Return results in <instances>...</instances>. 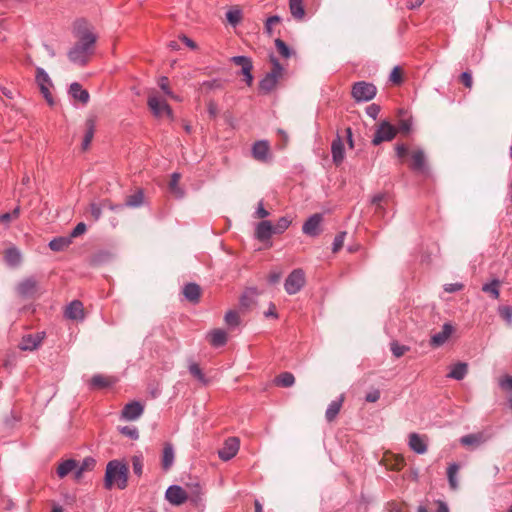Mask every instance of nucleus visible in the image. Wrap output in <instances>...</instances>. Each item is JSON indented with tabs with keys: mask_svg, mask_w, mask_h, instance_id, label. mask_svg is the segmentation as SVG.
<instances>
[{
	"mask_svg": "<svg viewBox=\"0 0 512 512\" xmlns=\"http://www.w3.org/2000/svg\"><path fill=\"white\" fill-rule=\"evenodd\" d=\"M120 432L132 440L139 438V432L135 426H123L120 428Z\"/></svg>",
	"mask_w": 512,
	"mask_h": 512,
	"instance_id": "49",
	"label": "nucleus"
},
{
	"mask_svg": "<svg viewBox=\"0 0 512 512\" xmlns=\"http://www.w3.org/2000/svg\"><path fill=\"white\" fill-rule=\"evenodd\" d=\"M96 123L94 118H88L85 122V134L82 141V149L87 150L95 134Z\"/></svg>",
	"mask_w": 512,
	"mask_h": 512,
	"instance_id": "25",
	"label": "nucleus"
},
{
	"mask_svg": "<svg viewBox=\"0 0 512 512\" xmlns=\"http://www.w3.org/2000/svg\"><path fill=\"white\" fill-rule=\"evenodd\" d=\"M94 54V50H91L80 44H74V46L68 51L69 60L79 66H85L90 57Z\"/></svg>",
	"mask_w": 512,
	"mask_h": 512,
	"instance_id": "5",
	"label": "nucleus"
},
{
	"mask_svg": "<svg viewBox=\"0 0 512 512\" xmlns=\"http://www.w3.org/2000/svg\"><path fill=\"white\" fill-rule=\"evenodd\" d=\"M71 244L70 237H57L49 242V248L53 251H62Z\"/></svg>",
	"mask_w": 512,
	"mask_h": 512,
	"instance_id": "40",
	"label": "nucleus"
},
{
	"mask_svg": "<svg viewBox=\"0 0 512 512\" xmlns=\"http://www.w3.org/2000/svg\"><path fill=\"white\" fill-rule=\"evenodd\" d=\"M77 468V461L74 459H68L59 464L57 468V474L60 478H64L69 473L73 472Z\"/></svg>",
	"mask_w": 512,
	"mask_h": 512,
	"instance_id": "35",
	"label": "nucleus"
},
{
	"mask_svg": "<svg viewBox=\"0 0 512 512\" xmlns=\"http://www.w3.org/2000/svg\"><path fill=\"white\" fill-rule=\"evenodd\" d=\"M128 466L120 460H111L106 465L104 487L108 490L116 486L124 490L128 484Z\"/></svg>",
	"mask_w": 512,
	"mask_h": 512,
	"instance_id": "1",
	"label": "nucleus"
},
{
	"mask_svg": "<svg viewBox=\"0 0 512 512\" xmlns=\"http://www.w3.org/2000/svg\"><path fill=\"white\" fill-rule=\"evenodd\" d=\"M498 313L506 321V323L509 326L512 325V306H510V305H501L498 308Z\"/></svg>",
	"mask_w": 512,
	"mask_h": 512,
	"instance_id": "45",
	"label": "nucleus"
},
{
	"mask_svg": "<svg viewBox=\"0 0 512 512\" xmlns=\"http://www.w3.org/2000/svg\"><path fill=\"white\" fill-rule=\"evenodd\" d=\"M207 110L211 118H216L218 115V106L214 101H209L207 104Z\"/></svg>",
	"mask_w": 512,
	"mask_h": 512,
	"instance_id": "63",
	"label": "nucleus"
},
{
	"mask_svg": "<svg viewBox=\"0 0 512 512\" xmlns=\"http://www.w3.org/2000/svg\"><path fill=\"white\" fill-rule=\"evenodd\" d=\"M226 18L228 20V22L235 26L237 25L240 20H241V12L240 10L238 9H234V10H229L227 13H226Z\"/></svg>",
	"mask_w": 512,
	"mask_h": 512,
	"instance_id": "51",
	"label": "nucleus"
},
{
	"mask_svg": "<svg viewBox=\"0 0 512 512\" xmlns=\"http://www.w3.org/2000/svg\"><path fill=\"white\" fill-rule=\"evenodd\" d=\"M489 439V436L484 432L471 433L464 435L460 438V443L467 447H478L484 444Z\"/></svg>",
	"mask_w": 512,
	"mask_h": 512,
	"instance_id": "14",
	"label": "nucleus"
},
{
	"mask_svg": "<svg viewBox=\"0 0 512 512\" xmlns=\"http://www.w3.org/2000/svg\"><path fill=\"white\" fill-rule=\"evenodd\" d=\"M289 8L292 16L301 20L304 18L305 10L303 6V0H289Z\"/></svg>",
	"mask_w": 512,
	"mask_h": 512,
	"instance_id": "36",
	"label": "nucleus"
},
{
	"mask_svg": "<svg viewBox=\"0 0 512 512\" xmlns=\"http://www.w3.org/2000/svg\"><path fill=\"white\" fill-rule=\"evenodd\" d=\"M188 491L187 500L190 501L196 507H203V491L199 483H194L187 486Z\"/></svg>",
	"mask_w": 512,
	"mask_h": 512,
	"instance_id": "23",
	"label": "nucleus"
},
{
	"mask_svg": "<svg viewBox=\"0 0 512 512\" xmlns=\"http://www.w3.org/2000/svg\"><path fill=\"white\" fill-rule=\"evenodd\" d=\"M269 153V144L267 141L261 140L254 143L252 154L256 160L266 161Z\"/></svg>",
	"mask_w": 512,
	"mask_h": 512,
	"instance_id": "26",
	"label": "nucleus"
},
{
	"mask_svg": "<svg viewBox=\"0 0 512 512\" xmlns=\"http://www.w3.org/2000/svg\"><path fill=\"white\" fill-rule=\"evenodd\" d=\"M408 445L417 454H425L427 452L426 436L419 435L418 433H411L409 435Z\"/></svg>",
	"mask_w": 512,
	"mask_h": 512,
	"instance_id": "13",
	"label": "nucleus"
},
{
	"mask_svg": "<svg viewBox=\"0 0 512 512\" xmlns=\"http://www.w3.org/2000/svg\"><path fill=\"white\" fill-rule=\"evenodd\" d=\"M201 298V290H182L180 294V301L187 300L192 304H196L199 302Z\"/></svg>",
	"mask_w": 512,
	"mask_h": 512,
	"instance_id": "41",
	"label": "nucleus"
},
{
	"mask_svg": "<svg viewBox=\"0 0 512 512\" xmlns=\"http://www.w3.org/2000/svg\"><path fill=\"white\" fill-rule=\"evenodd\" d=\"M305 285V274L301 269L293 270L285 280L284 288H302Z\"/></svg>",
	"mask_w": 512,
	"mask_h": 512,
	"instance_id": "20",
	"label": "nucleus"
},
{
	"mask_svg": "<svg viewBox=\"0 0 512 512\" xmlns=\"http://www.w3.org/2000/svg\"><path fill=\"white\" fill-rule=\"evenodd\" d=\"M331 154L335 165H339L343 162L345 156V147L339 135H337V137L332 141Z\"/></svg>",
	"mask_w": 512,
	"mask_h": 512,
	"instance_id": "22",
	"label": "nucleus"
},
{
	"mask_svg": "<svg viewBox=\"0 0 512 512\" xmlns=\"http://www.w3.org/2000/svg\"><path fill=\"white\" fill-rule=\"evenodd\" d=\"M323 220L322 214L315 213L311 215L303 224L302 231L307 236L315 237L321 232V222Z\"/></svg>",
	"mask_w": 512,
	"mask_h": 512,
	"instance_id": "10",
	"label": "nucleus"
},
{
	"mask_svg": "<svg viewBox=\"0 0 512 512\" xmlns=\"http://www.w3.org/2000/svg\"><path fill=\"white\" fill-rule=\"evenodd\" d=\"M166 499L173 505H181L187 501L188 495L185 489L178 485H171L165 493Z\"/></svg>",
	"mask_w": 512,
	"mask_h": 512,
	"instance_id": "11",
	"label": "nucleus"
},
{
	"mask_svg": "<svg viewBox=\"0 0 512 512\" xmlns=\"http://www.w3.org/2000/svg\"><path fill=\"white\" fill-rule=\"evenodd\" d=\"M189 372L193 377H195L198 381H200L203 384L207 383L206 377L203 374L202 370L200 369L199 365L196 363H191L189 365Z\"/></svg>",
	"mask_w": 512,
	"mask_h": 512,
	"instance_id": "44",
	"label": "nucleus"
},
{
	"mask_svg": "<svg viewBox=\"0 0 512 512\" xmlns=\"http://www.w3.org/2000/svg\"><path fill=\"white\" fill-rule=\"evenodd\" d=\"M231 61L235 65L241 66L242 74L245 77V81L250 86L252 84V82H253V75L251 73L253 65H252L251 59L249 57H247V56L240 55V56H233L231 58Z\"/></svg>",
	"mask_w": 512,
	"mask_h": 512,
	"instance_id": "12",
	"label": "nucleus"
},
{
	"mask_svg": "<svg viewBox=\"0 0 512 512\" xmlns=\"http://www.w3.org/2000/svg\"><path fill=\"white\" fill-rule=\"evenodd\" d=\"M379 112H380V106L378 104H370L367 108H366V114L371 117L372 119H377L378 115H379Z\"/></svg>",
	"mask_w": 512,
	"mask_h": 512,
	"instance_id": "57",
	"label": "nucleus"
},
{
	"mask_svg": "<svg viewBox=\"0 0 512 512\" xmlns=\"http://www.w3.org/2000/svg\"><path fill=\"white\" fill-rule=\"evenodd\" d=\"M69 94L76 100H79L82 104H86L89 101V93L87 90L83 89L82 86L74 82L69 87Z\"/></svg>",
	"mask_w": 512,
	"mask_h": 512,
	"instance_id": "28",
	"label": "nucleus"
},
{
	"mask_svg": "<svg viewBox=\"0 0 512 512\" xmlns=\"http://www.w3.org/2000/svg\"><path fill=\"white\" fill-rule=\"evenodd\" d=\"M344 397L341 395L338 399L333 400L327 407L325 417L328 422H332L338 415L342 403H343Z\"/></svg>",
	"mask_w": 512,
	"mask_h": 512,
	"instance_id": "30",
	"label": "nucleus"
},
{
	"mask_svg": "<svg viewBox=\"0 0 512 512\" xmlns=\"http://www.w3.org/2000/svg\"><path fill=\"white\" fill-rule=\"evenodd\" d=\"M243 313L239 309L228 310L224 315V323L228 330L233 331L241 327Z\"/></svg>",
	"mask_w": 512,
	"mask_h": 512,
	"instance_id": "16",
	"label": "nucleus"
},
{
	"mask_svg": "<svg viewBox=\"0 0 512 512\" xmlns=\"http://www.w3.org/2000/svg\"><path fill=\"white\" fill-rule=\"evenodd\" d=\"M376 93V86L365 81L356 82L352 87V96L356 102L370 101L376 96Z\"/></svg>",
	"mask_w": 512,
	"mask_h": 512,
	"instance_id": "4",
	"label": "nucleus"
},
{
	"mask_svg": "<svg viewBox=\"0 0 512 512\" xmlns=\"http://www.w3.org/2000/svg\"><path fill=\"white\" fill-rule=\"evenodd\" d=\"M4 259L7 265L15 267L21 262V253L16 247H10L5 250Z\"/></svg>",
	"mask_w": 512,
	"mask_h": 512,
	"instance_id": "32",
	"label": "nucleus"
},
{
	"mask_svg": "<svg viewBox=\"0 0 512 512\" xmlns=\"http://www.w3.org/2000/svg\"><path fill=\"white\" fill-rule=\"evenodd\" d=\"M257 290H248L239 299V310L246 313L256 306Z\"/></svg>",
	"mask_w": 512,
	"mask_h": 512,
	"instance_id": "18",
	"label": "nucleus"
},
{
	"mask_svg": "<svg viewBox=\"0 0 512 512\" xmlns=\"http://www.w3.org/2000/svg\"><path fill=\"white\" fill-rule=\"evenodd\" d=\"M460 466L457 463H452L449 465L447 469V477L448 482L451 489L456 490L458 488V479L457 474L459 472Z\"/></svg>",
	"mask_w": 512,
	"mask_h": 512,
	"instance_id": "39",
	"label": "nucleus"
},
{
	"mask_svg": "<svg viewBox=\"0 0 512 512\" xmlns=\"http://www.w3.org/2000/svg\"><path fill=\"white\" fill-rule=\"evenodd\" d=\"M96 464V461L94 458L92 457H86L82 460L81 463H78V465L80 466V468L85 472V471H90L94 468Z\"/></svg>",
	"mask_w": 512,
	"mask_h": 512,
	"instance_id": "54",
	"label": "nucleus"
},
{
	"mask_svg": "<svg viewBox=\"0 0 512 512\" xmlns=\"http://www.w3.org/2000/svg\"><path fill=\"white\" fill-rule=\"evenodd\" d=\"M280 21H281V18L278 15H273V16L268 17L265 22V32L268 35H272V32H273L272 27L274 26V24H277Z\"/></svg>",
	"mask_w": 512,
	"mask_h": 512,
	"instance_id": "52",
	"label": "nucleus"
},
{
	"mask_svg": "<svg viewBox=\"0 0 512 512\" xmlns=\"http://www.w3.org/2000/svg\"><path fill=\"white\" fill-rule=\"evenodd\" d=\"M460 78H461L462 83H463L466 87H468V88H471V87H472V75H471V73H470V72H468V71H464V72L461 74Z\"/></svg>",
	"mask_w": 512,
	"mask_h": 512,
	"instance_id": "64",
	"label": "nucleus"
},
{
	"mask_svg": "<svg viewBox=\"0 0 512 512\" xmlns=\"http://www.w3.org/2000/svg\"><path fill=\"white\" fill-rule=\"evenodd\" d=\"M389 80L394 84H400L402 82V77L400 73V68L398 66L394 67L390 73Z\"/></svg>",
	"mask_w": 512,
	"mask_h": 512,
	"instance_id": "58",
	"label": "nucleus"
},
{
	"mask_svg": "<svg viewBox=\"0 0 512 512\" xmlns=\"http://www.w3.org/2000/svg\"><path fill=\"white\" fill-rule=\"evenodd\" d=\"M270 62L272 63V70L259 82V88L264 93H269L276 87L284 70L279 60L273 54L270 55Z\"/></svg>",
	"mask_w": 512,
	"mask_h": 512,
	"instance_id": "3",
	"label": "nucleus"
},
{
	"mask_svg": "<svg viewBox=\"0 0 512 512\" xmlns=\"http://www.w3.org/2000/svg\"><path fill=\"white\" fill-rule=\"evenodd\" d=\"M275 46L278 52L284 57L289 58L292 55V50L288 47V45L281 39H275Z\"/></svg>",
	"mask_w": 512,
	"mask_h": 512,
	"instance_id": "47",
	"label": "nucleus"
},
{
	"mask_svg": "<svg viewBox=\"0 0 512 512\" xmlns=\"http://www.w3.org/2000/svg\"><path fill=\"white\" fill-rule=\"evenodd\" d=\"M202 87L207 88L208 90H216L222 88V82L219 79H213L204 81L202 83Z\"/></svg>",
	"mask_w": 512,
	"mask_h": 512,
	"instance_id": "56",
	"label": "nucleus"
},
{
	"mask_svg": "<svg viewBox=\"0 0 512 512\" xmlns=\"http://www.w3.org/2000/svg\"><path fill=\"white\" fill-rule=\"evenodd\" d=\"M174 463V448L171 444H166L163 448L162 467L168 470Z\"/></svg>",
	"mask_w": 512,
	"mask_h": 512,
	"instance_id": "34",
	"label": "nucleus"
},
{
	"mask_svg": "<svg viewBox=\"0 0 512 512\" xmlns=\"http://www.w3.org/2000/svg\"><path fill=\"white\" fill-rule=\"evenodd\" d=\"M239 447V439L236 437H230L224 442V446L218 451V456L223 461H229L238 453Z\"/></svg>",
	"mask_w": 512,
	"mask_h": 512,
	"instance_id": "9",
	"label": "nucleus"
},
{
	"mask_svg": "<svg viewBox=\"0 0 512 512\" xmlns=\"http://www.w3.org/2000/svg\"><path fill=\"white\" fill-rule=\"evenodd\" d=\"M148 107L152 111V113L156 117H161L162 115L166 114L168 116L172 115V110L170 106L167 104L166 101L161 100L156 95H150L147 100Z\"/></svg>",
	"mask_w": 512,
	"mask_h": 512,
	"instance_id": "8",
	"label": "nucleus"
},
{
	"mask_svg": "<svg viewBox=\"0 0 512 512\" xmlns=\"http://www.w3.org/2000/svg\"><path fill=\"white\" fill-rule=\"evenodd\" d=\"M291 224V219L286 216H283L278 219L275 225H273L275 234H282L284 231L288 229Z\"/></svg>",
	"mask_w": 512,
	"mask_h": 512,
	"instance_id": "43",
	"label": "nucleus"
},
{
	"mask_svg": "<svg viewBox=\"0 0 512 512\" xmlns=\"http://www.w3.org/2000/svg\"><path fill=\"white\" fill-rule=\"evenodd\" d=\"M143 410L144 408L139 402H130L124 406L121 416L126 420L134 421L142 415Z\"/></svg>",
	"mask_w": 512,
	"mask_h": 512,
	"instance_id": "15",
	"label": "nucleus"
},
{
	"mask_svg": "<svg viewBox=\"0 0 512 512\" xmlns=\"http://www.w3.org/2000/svg\"><path fill=\"white\" fill-rule=\"evenodd\" d=\"M144 202V193L140 189L136 191L134 194L127 197L124 206L131 207V208H138L143 205ZM120 207H123V205H117V206H111L112 210H116Z\"/></svg>",
	"mask_w": 512,
	"mask_h": 512,
	"instance_id": "27",
	"label": "nucleus"
},
{
	"mask_svg": "<svg viewBox=\"0 0 512 512\" xmlns=\"http://www.w3.org/2000/svg\"><path fill=\"white\" fill-rule=\"evenodd\" d=\"M36 83L45 98V100L48 102L49 105L54 104V100L52 98V95L50 93V87L52 86V81L48 75V73L41 67H38L36 69Z\"/></svg>",
	"mask_w": 512,
	"mask_h": 512,
	"instance_id": "6",
	"label": "nucleus"
},
{
	"mask_svg": "<svg viewBox=\"0 0 512 512\" xmlns=\"http://www.w3.org/2000/svg\"><path fill=\"white\" fill-rule=\"evenodd\" d=\"M158 85L160 89L163 91L165 95L172 99H177L175 94L172 92V90L169 87L168 78L166 76H161L158 80Z\"/></svg>",
	"mask_w": 512,
	"mask_h": 512,
	"instance_id": "46",
	"label": "nucleus"
},
{
	"mask_svg": "<svg viewBox=\"0 0 512 512\" xmlns=\"http://www.w3.org/2000/svg\"><path fill=\"white\" fill-rule=\"evenodd\" d=\"M396 135V129L388 121L380 123L372 138V144L377 146L384 141H391Z\"/></svg>",
	"mask_w": 512,
	"mask_h": 512,
	"instance_id": "7",
	"label": "nucleus"
},
{
	"mask_svg": "<svg viewBox=\"0 0 512 512\" xmlns=\"http://www.w3.org/2000/svg\"><path fill=\"white\" fill-rule=\"evenodd\" d=\"M132 468L135 475L140 477L143 473V457L142 455H134L132 457Z\"/></svg>",
	"mask_w": 512,
	"mask_h": 512,
	"instance_id": "48",
	"label": "nucleus"
},
{
	"mask_svg": "<svg viewBox=\"0 0 512 512\" xmlns=\"http://www.w3.org/2000/svg\"><path fill=\"white\" fill-rule=\"evenodd\" d=\"M72 32L74 37L77 39L76 44L95 50L97 35L95 34L94 27L91 23L84 18L77 19L73 23Z\"/></svg>",
	"mask_w": 512,
	"mask_h": 512,
	"instance_id": "2",
	"label": "nucleus"
},
{
	"mask_svg": "<svg viewBox=\"0 0 512 512\" xmlns=\"http://www.w3.org/2000/svg\"><path fill=\"white\" fill-rule=\"evenodd\" d=\"M499 386L505 390H512V376H505L500 379Z\"/></svg>",
	"mask_w": 512,
	"mask_h": 512,
	"instance_id": "61",
	"label": "nucleus"
},
{
	"mask_svg": "<svg viewBox=\"0 0 512 512\" xmlns=\"http://www.w3.org/2000/svg\"><path fill=\"white\" fill-rule=\"evenodd\" d=\"M295 382V377L290 372H284L277 378V384L282 387H291Z\"/></svg>",
	"mask_w": 512,
	"mask_h": 512,
	"instance_id": "42",
	"label": "nucleus"
},
{
	"mask_svg": "<svg viewBox=\"0 0 512 512\" xmlns=\"http://www.w3.org/2000/svg\"><path fill=\"white\" fill-rule=\"evenodd\" d=\"M411 168L420 173H424L426 171L425 153L422 149H417L412 153Z\"/></svg>",
	"mask_w": 512,
	"mask_h": 512,
	"instance_id": "29",
	"label": "nucleus"
},
{
	"mask_svg": "<svg viewBox=\"0 0 512 512\" xmlns=\"http://www.w3.org/2000/svg\"><path fill=\"white\" fill-rule=\"evenodd\" d=\"M282 277V273L280 271H272L268 277L269 285H276Z\"/></svg>",
	"mask_w": 512,
	"mask_h": 512,
	"instance_id": "62",
	"label": "nucleus"
},
{
	"mask_svg": "<svg viewBox=\"0 0 512 512\" xmlns=\"http://www.w3.org/2000/svg\"><path fill=\"white\" fill-rule=\"evenodd\" d=\"M86 231V225L85 223L83 222H80L78 223L75 228L72 230L71 234H70V240L72 238H75V237H78L80 236L81 234H83L84 232Z\"/></svg>",
	"mask_w": 512,
	"mask_h": 512,
	"instance_id": "59",
	"label": "nucleus"
},
{
	"mask_svg": "<svg viewBox=\"0 0 512 512\" xmlns=\"http://www.w3.org/2000/svg\"><path fill=\"white\" fill-rule=\"evenodd\" d=\"M468 372V365L464 362H458L452 366L451 371L448 373V377L455 380H462L465 378Z\"/></svg>",
	"mask_w": 512,
	"mask_h": 512,
	"instance_id": "31",
	"label": "nucleus"
},
{
	"mask_svg": "<svg viewBox=\"0 0 512 512\" xmlns=\"http://www.w3.org/2000/svg\"><path fill=\"white\" fill-rule=\"evenodd\" d=\"M227 342V333L223 329H215L210 333V343L214 347H221Z\"/></svg>",
	"mask_w": 512,
	"mask_h": 512,
	"instance_id": "33",
	"label": "nucleus"
},
{
	"mask_svg": "<svg viewBox=\"0 0 512 512\" xmlns=\"http://www.w3.org/2000/svg\"><path fill=\"white\" fill-rule=\"evenodd\" d=\"M44 338V333L24 336L20 342V349L23 351H33L39 347Z\"/></svg>",
	"mask_w": 512,
	"mask_h": 512,
	"instance_id": "19",
	"label": "nucleus"
},
{
	"mask_svg": "<svg viewBox=\"0 0 512 512\" xmlns=\"http://www.w3.org/2000/svg\"><path fill=\"white\" fill-rule=\"evenodd\" d=\"M269 216V212L264 208L263 203L259 202L258 207L254 213L255 218H266Z\"/></svg>",
	"mask_w": 512,
	"mask_h": 512,
	"instance_id": "60",
	"label": "nucleus"
},
{
	"mask_svg": "<svg viewBox=\"0 0 512 512\" xmlns=\"http://www.w3.org/2000/svg\"><path fill=\"white\" fill-rule=\"evenodd\" d=\"M90 385L93 388H104L109 385L107 379L103 377L102 375H94L91 378Z\"/></svg>",
	"mask_w": 512,
	"mask_h": 512,
	"instance_id": "50",
	"label": "nucleus"
},
{
	"mask_svg": "<svg viewBox=\"0 0 512 512\" xmlns=\"http://www.w3.org/2000/svg\"><path fill=\"white\" fill-rule=\"evenodd\" d=\"M388 197L386 193H378L372 197L371 204L375 207V213H384V205L387 203Z\"/></svg>",
	"mask_w": 512,
	"mask_h": 512,
	"instance_id": "37",
	"label": "nucleus"
},
{
	"mask_svg": "<svg viewBox=\"0 0 512 512\" xmlns=\"http://www.w3.org/2000/svg\"><path fill=\"white\" fill-rule=\"evenodd\" d=\"M181 175L177 172L173 173L171 175V179L169 182V189L172 194L175 195L177 198H182L184 196L183 189L179 186V180Z\"/></svg>",
	"mask_w": 512,
	"mask_h": 512,
	"instance_id": "38",
	"label": "nucleus"
},
{
	"mask_svg": "<svg viewBox=\"0 0 512 512\" xmlns=\"http://www.w3.org/2000/svg\"><path fill=\"white\" fill-rule=\"evenodd\" d=\"M273 234H275V233H274L273 225L270 221L263 220L256 225L255 237L259 241H261V242L267 241L271 238V236Z\"/></svg>",
	"mask_w": 512,
	"mask_h": 512,
	"instance_id": "17",
	"label": "nucleus"
},
{
	"mask_svg": "<svg viewBox=\"0 0 512 512\" xmlns=\"http://www.w3.org/2000/svg\"><path fill=\"white\" fill-rule=\"evenodd\" d=\"M345 237L346 232H340L335 236L332 247L333 252H338L342 248Z\"/></svg>",
	"mask_w": 512,
	"mask_h": 512,
	"instance_id": "53",
	"label": "nucleus"
},
{
	"mask_svg": "<svg viewBox=\"0 0 512 512\" xmlns=\"http://www.w3.org/2000/svg\"><path fill=\"white\" fill-rule=\"evenodd\" d=\"M64 314L68 319L82 320L84 318L82 303L78 300H73L67 305Z\"/></svg>",
	"mask_w": 512,
	"mask_h": 512,
	"instance_id": "24",
	"label": "nucleus"
},
{
	"mask_svg": "<svg viewBox=\"0 0 512 512\" xmlns=\"http://www.w3.org/2000/svg\"><path fill=\"white\" fill-rule=\"evenodd\" d=\"M453 332V326L449 323H445L440 332L435 333L430 340V344L433 347L442 346L451 336Z\"/></svg>",
	"mask_w": 512,
	"mask_h": 512,
	"instance_id": "21",
	"label": "nucleus"
},
{
	"mask_svg": "<svg viewBox=\"0 0 512 512\" xmlns=\"http://www.w3.org/2000/svg\"><path fill=\"white\" fill-rule=\"evenodd\" d=\"M408 350V348L404 345H399L396 342L391 343V351L395 357H401Z\"/></svg>",
	"mask_w": 512,
	"mask_h": 512,
	"instance_id": "55",
	"label": "nucleus"
}]
</instances>
